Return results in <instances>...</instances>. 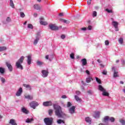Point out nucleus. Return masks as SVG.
<instances>
[{
  "mask_svg": "<svg viewBox=\"0 0 125 125\" xmlns=\"http://www.w3.org/2000/svg\"><path fill=\"white\" fill-rule=\"evenodd\" d=\"M62 98L63 99H65V98H67V97L66 96V95H62Z\"/></svg>",
  "mask_w": 125,
  "mask_h": 125,
  "instance_id": "nucleus-55",
  "label": "nucleus"
},
{
  "mask_svg": "<svg viewBox=\"0 0 125 125\" xmlns=\"http://www.w3.org/2000/svg\"><path fill=\"white\" fill-rule=\"evenodd\" d=\"M40 24L41 25H43L44 26H45L46 25H47V22L46 21H40Z\"/></svg>",
  "mask_w": 125,
  "mask_h": 125,
  "instance_id": "nucleus-32",
  "label": "nucleus"
},
{
  "mask_svg": "<svg viewBox=\"0 0 125 125\" xmlns=\"http://www.w3.org/2000/svg\"><path fill=\"white\" fill-rule=\"evenodd\" d=\"M123 42H124V40L123 39V38L119 39V42L121 44H122L123 43Z\"/></svg>",
  "mask_w": 125,
  "mask_h": 125,
  "instance_id": "nucleus-44",
  "label": "nucleus"
},
{
  "mask_svg": "<svg viewBox=\"0 0 125 125\" xmlns=\"http://www.w3.org/2000/svg\"><path fill=\"white\" fill-rule=\"evenodd\" d=\"M76 95H81V91H76Z\"/></svg>",
  "mask_w": 125,
  "mask_h": 125,
  "instance_id": "nucleus-49",
  "label": "nucleus"
},
{
  "mask_svg": "<svg viewBox=\"0 0 125 125\" xmlns=\"http://www.w3.org/2000/svg\"><path fill=\"white\" fill-rule=\"evenodd\" d=\"M5 65L7 66L9 71L10 72H12V71L13 70V67H12L11 63H10L9 62H6Z\"/></svg>",
  "mask_w": 125,
  "mask_h": 125,
  "instance_id": "nucleus-9",
  "label": "nucleus"
},
{
  "mask_svg": "<svg viewBox=\"0 0 125 125\" xmlns=\"http://www.w3.org/2000/svg\"><path fill=\"white\" fill-rule=\"evenodd\" d=\"M41 33L38 32L36 34L35 39L34 40V41L33 42V44L34 45H37V44H38V42H39L40 39H41Z\"/></svg>",
  "mask_w": 125,
  "mask_h": 125,
  "instance_id": "nucleus-6",
  "label": "nucleus"
},
{
  "mask_svg": "<svg viewBox=\"0 0 125 125\" xmlns=\"http://www.w3.org/2000/svg\"><path fill=\"white\" fill-rule=\"evenodd\" d=\"M120 83H121V84H124V82H123V81H120Z\"/></svg>",
  "mask_w": 125,
  "mask_h": 125,
  "instance_id": "nucleus-62",
  "label": "nucleus"
},
{
  "mask_svg": "<svg viewBox=\"0 0 125 125\" xmlns=\"http://www.w3.org/2000/svg\"><path fill=\"white\" fill-rule=\"evenodd\" d=\"M100 65L101 66V68H104V66L102 63L100 64Z\"/></svg>",
  "mask_w": 125,
  "mask_h": 125,
  "instance_id": "nucleus-57",
  "label": "nucleus"
},
{
  "mask_svg": "<svg viewBox=\"0 0 125 125\" xmlns=\"http://www.w3.org/2000/svg\"><path fill=\"white\" fill-rule=\"evenodd\" d=\"M48 113H49V116H51V115H52V113H53V110L49 109L48 111Z\"/></svg>",
  "mask_w": 125,
  "mask_h": 125,
  "instance_id": "nucleus-41",
  "label": "nucleus"
},
{
  "mask_svg": "<svg viewBox=\"0 0 125 125\" xmlns=\"http://www.w3.org/2000/svg\"><path fill=\"white\" fill-rule=\"evenodd\" d=\"M20 17H21V18H24V17H25V14L22 12H21L20 13Z\"/></svg>",
  "mask_w": 125,
  "mask_h": 125,
  "instance_id": "nucleus-36",
  "label": "nucleus"
},
{
  "mask_svg": "<svg viewBox=\"0 0 125 125\" xmlns=\"http://www.w3.org/2000/svg\"><path fill=\"white\" fill-rule=\"evenodd\" d=\"M71 106H72V104H71V102H68L67 103V107L69 108V107H71Z\"/></svg>",
  "mask_w": 125,
  "mask_h": 125,
  "instance_id": "nucleus-47",
  "label": "nucleus"
},
{
  "mask_svg": "<svg viewBox=\"0 0 125 125\" xmlns=\"http://www.w3.org/2000/svg\"><path fill=\"white\" fill-rule=\"evenodd\" d=\"M26 24H27V21H25V22L23 23V25H26Z\"/></svg>",
  "mask_w": 125,
  "mask_h": 125,
  "instance_id": "nucleus-64",
  "label": "nucleus"
},
{
  "mask_svg": "<svg viewBox=\"0 0 125 125\" xmlns=\"http://www.w3.org/2000/svg\"><path fill=\"white\" fill-rule=\"evenodd\" d=\"M42 77L43 78H46L47 76H48V71L45 70H42Z\"/></svg>",
  "mask_w": 125,
  "mask_h": 125,
  "instance_id": "nucleus-13",
  "label": "nucleus"
},
{
  "mask_svg": "<svg viewBox=\"0 0 125 125\" xmlns=\"http://www.w3.org/2000/svg\"><path fill=\"white\" fill-rule=\"evenodd\" d=\"M27 58V65H31L32 64V56L31 55H28L26 57Z\"/></svg>",
  "mask_w": 125,
  "mask_h": 125,
  "instance_id": "nucleus-15",
  "label": "nucleus"
},
{
  "mask_svg": "<svg viewBox=\"0 0 125 125\" xmlns=\"http://www.w3.org/2000/svg\"><path fill=\"white\" fill-rule=\"evenodd\" d=\"M54 109L55 110V114L58 118H62L63 116H65V113L62 111V107L60 105L54 104H53Z\"/></svg>",
  "mask_w": 125,
  "mask_h": 125,
  "instance_id": "nucleus-1",
  "label": "nucleus"
},
{
  "mask_svg": "<svg viewBox=\"0 0 125 125\" xmlns=\"http://www.w3.org/2000/svg\"><path fill=\"white\" fill-rule=\"evenodd\" d=\"M105 11H106V12L108 13H113V11L112 10H109V9H106Z\"/></svg>",
  "mask_w": 125,
  "mask_h": 125,
  "instance_id": "nucleus-43",
  "label": "nucleus"
},
{
  "mask_svg": "<svg viewBox=\"0 0 125 125\" xmlns=\"http://www.w3.org/2000/svg\"><path fill=\"white\" fill-rule=\"evenodd\" d=\"M87 30H88L89 31L92 30V26H91V25H89L87 28Z\"/></svg>",
  "mask_w": 125,
  "mask_h": 125,
  "instance_id": "nucleus-48",
  "label": "nucleus"
},
{
  "mask_svg": "<svg viewBox=\"0 0 125 125\" xmlns=\"http://www.w3.org/2000/svg\"><path fill=\"white\" fill-rule=\"evenodd\" d=\"M60 20L62 22H63V23H65L66 24H69V23H70V21L64 20L63 19H61Z\"/></svg>",
  "mask_w": 125,
  "mask_h": 125,
  "instance_id": "nucleus-29",
  "label": "nucleus"
},
{
  "mask_svg": "<svg viewBox=\"0 0 125 125\" xmlns=\"http://www.w3.org/2000/svg\"><path fill=\"white\" fill-rule=\"evenodd\" d=\"M108 121H109L111 123H114V122H115V118L109 117L108 116H106L103 119L102 122L103 123H106Z\"/></svg>",
  "mask_w": 125,
  "mask_h": 125,
  "instance_id": "nucleus-3",
  "label": "nucleus"
},
{
  "mask_svg": "<svg viewBox=\"0 0 125 125\" xmlns=\"http://www.w3.org/2000/svg\"><path fill=\"white\" fill-rule=\"evenodd\" d=\"M27 27L28 29H33L34 27L33 26V25L32 24H28L27 25Z\"/></svg>",
  "mask_w": 125,
  "mask_h": 125,
  "instance_id": "nucleus-38",
  "label": "nucleus"
},
{
  "mask_svg": "<svg viewBox=\"0 0 125 125\" xmlns=\"http://www.w3.org/2000/svg\"><path fill=\"white\" fill-rule=\"evenodd\" d=\"M49 56L48 55H46L45 56V59L47 60H48L49 59Z\"/></svg>",
  "mask_w": 125,
  "mask_h": 125,
  "instance_id": "nucleus-56",
  "label": "nucleus"
},
{
  "mask_svg": "<svg viewBox=\"0 0 125 125\" xmlns=\"http://www.w3.org/2000/svg\"><path fill=\"white\" fill-rule=\"evenodd\" d=\"M7 49V48L5 46H0V52H2L3 51H5Z\"/></svg>",
  "mask_w": 125,
  "mask_h": 125,
  "instance_id": "nucleus-24",
  "label": "nucleus"
},
{
  "mask_svg": "<svg viewBox=\"0 0 125 125\" xmlns=\"http://www.w3.org/2000/svg\"><path fill=\"white\" fill-rule=\"evenodd\" d=\"M107 70H106L105 69L102 72V74L103 75H107Z\"/></svg>",
  "mask_w": 125,
  "mask_h": 125,
  "instance_id": "nucleus-45",
  "label": "nucleus"
},
{
  "mask_svg": "<svg viewBox=\"0 0 125 125\" xmlns=\"http://www.w3.org/2000/svg\"><path fill=\"white\" fill-rule=\"evenodd\" d=\"M97 61L98 63H101V61L100 60H98Z\"/></svg>",
  "mask_w": 125,
  "mask_h": 125,
  "instance_id": "nucleus-61",
  "label": "nucleus"
},
{
  "mask_svg": "<svg viewBox=\"0 0 125 125\" xmlns=\"http://www.w3.org/2000/svg\"><path fill=\"white\" fill-rule=\"evenodd\" d=\"M112 70L114 72L113 78H117L119 77V75H118V74H119V72H118V71L116 70L115 67H112Z\"/></svg>",
  "mask_w": 125,
  "mask_h": 125,
  "instance_id": "nucleus-14",
  "label": "nucleus"
},
{
  "mask_svg": "<svg viewBox=\"0 0 125 125\" xmlns=\"http://www.w3.org/2000/svg\"><path fill=\"white\" fill-rule=\"evenodd\" d=\"M92 80V78L89 77V78H87L86 79V83H90L91 82V80Z\"/></svg>",
  "mask_w": 125,
  "mask_h": 125,
  "instance_id": "nucleus-34",
  "label": "nucleus"
},
{
  "mask_svg": "<svg viewBox=\"0 0 125 125\" xmlns=\"http://www.w3.org/2000/svg\"><path fill=\"white\" fill-rule=\"evenodd\" d=\"M43 105L45 106H51L52 105V103L51 101L44 102L43 103Z\"/></svg>",
  "mask_w": 125,
  "mask_h": 125,
  "instance_id": "nucleus-17",
  "label": "nucleus"
},
{
  "mask_svg": "<svg viewBox=\"0 0 125 125\" xmlns=\"http://www.w3.org/2000/svg\"><path fill=\"white\" fill-rule=\"evenodd\" d=\"M68 112L70 115H73L76 113V106H72L68 109Z\"/></svg>",
  "mask_w": 125,
  "mask_h": 125,
  "instance_id": "nucleus-8",
  "label": "nucleus"
},
{
  "mask_svg": "<svg viewBox=\"0 0 125 125\" xmlns=\"http://www.w3.org/2000/svg\"><path fill=\"white\" fill-rule=\"evenodd\" d=\"M81 62L82 63V66L83 67V66H85L86 64H87V61H86V59H83L81 60Z\"/></svg>",
  "mask_w": 125,
  "mask_h": 125,
  "instance_id": "nucleus-19",
  "label": "nucleus"
},
{
  "mask_svg": "<svg viewBox=\"0 0 125 125\" xmlns=\"http://www.w3.org/2000/svg\"><path fill=\"white\" fill-rule=\"evenodd\" d=\"M34 8H35V9H36L37 10H40V9H41V7L38 4H35L34 5Z\"/></svg>",
  "mask_w": 125,
  "mask_h": 125,
  "instance_id": "nucleus-30",
  "label": "nucleus"
},
{
  "mask_svg": "<svg viewBox=\"0 0 125 125\" xmlns=\"http://www.w3.org/2000/svg\"><path fill=\"white\" fill-rule=\"evenodd\" d=\"M0 81L2 83H5V79H4V78H3V77L1 78Z\"/></svg>",
  "mask_w": 125,
  "mask_h": 125,
  "instance_id": "nucleus-42",
  "label": "nucleus"
},
{
  "mask_svg": "<svg viewBox=\"0 0 125 125\" xmlns=\"http://www.w3.org/2000/svg\"><path fill=\"white\" fill-rule=\"evenodd\" d=\"M93 17H96L97 16V12L96 11H93L92 14Z\"/></svg>",
  "mask_w": 125,
  "mask_h": 125,
  "instance_id": "nucleus-40",
  "label": "nucleus"
},
{
  "mask_svg": "<svg viewBox=\"0 0 125 125\" xmlns=\"http://www.w3.org/2000/svg\"><path fill=\"white\" fill-rule=\"evenodd\" d=\"M42 64H43V62H42L41 61H38L37 62V65H38V66H42Z\"/></svg>",
  "mask_w": 125,
  "mask_h": 125,
  "instance_id": "nucleus-33",
  "label": "nucleus"
},
{
  "mask_svg": "<svg viewBox=\"0 0 125 125\" xmlns=\"http://www.w3.org/2000/svg\"><path fill=\"white\" fill-rule=\"evenodd\" d=\"M88 93H89V94H90V93H91V90H89V91H88Z\"/></svg>",
  "mask_w": 125,
  "mask_h": 125,
  "instance_id": "nucleus-63",
  "label": "nucleus"
},
{
  "mask_svg": "<svg viewBox=\"0 0 125 125\" xmlns=\"http://www.w3.org/2000/svg\"><path fill=\"white\" fill-rule=\"evenodd\" d=\"M44 122L46 125H52L53 119L51 118H45L44 119Z\"/></svg>",
  "mask_w": 125,
  "mask_h": 125,
  "instance_id": "nucleus-5",
  "label": "nucleus"
},
{
  "mask_svg": "<svg viewBox=\"0 0 125 125\" xmlns=\"http://www.w3.org/2000/svg\"><path fill=\"white\" fill-rule=\"evenodd\" d=\"M85 121L86 123L89 124V125H91V118L89 117H86L85 118Z\"/></svg>",
  "mask_w": 125,
  "mask_h": 125,
  "instance_id": "nucleus-21",
  "label": "nucleus"
},
{
  "mask_svg": "<svg viewBox=\"0 0 125 125\" xmlns=\"http://www.w3.org/2000/svg\"><path fill=\"white\" fill-rule=\"evenodd\" d=\"M82 31H86L87 28L86 27H83L81 28Z\"/></svg>",
  "mask_w": 125,
  "mask_h": 125,
  "instance_id": "nucleus-53",
  "label": "nucleus"
},
{
  "mask_svg": "<svg viewBox=\"0 0 125 125\" xmlns=\"http://www.w3.org/2000/svg\"><path fill=\"white\" fill-rule=\"evenodd\" d=\"M31 108H33V109H36V107L37 106H39V103L36 102H32L29 104Z\"/></svg>",
  "mask_w": 125,
  "mask_h": 125,
  "instance_id": "nucleus-11",
  "label": "nucleus"
},
{
  "mask_svg": "<svg viewBox=\"0 0 125 125\" xmlns=\"http://www.w3.org/2000/svg\"><path fill=\"white\" fill-rule=\"evenodd\" d=\"M59 16H63V13H60Z\"/></svg>",
  "mask_w": 125,
  "mask_h": 125,
  "instance_id": "nucleus-60",
  "label": "nucleus"
},
{
  "mask_svg": "<svg viewBox=\"0 0 125 125\" xmlns=\"http://www.w3.org/2000/svg\"><path fill=\"white\" fill-rule=\"evenodd\" d=\"M96 80L98 83L101 84V80L99 78L96 77Z\"/></svg>",
  "mask_w": 125,
  "mask_h": 125,
  "instance_id": "nucleus-37",
  "label": "nucleus"
},
{
  "mask_svg": "<svg viewBox=\"0 0 125 125\" xmlns=\"http://www.w3.org/2000/svg\"><path fill=\"white\" fill-rule=\"evenodd\" d=\"M23 86L25 87V88H27L28 90H31L32 89V87H31V85L27 84H23Z\"/></svg>",
  "mask_w": 125,
  "mask_h": 125,
  "instance_id": "nucleus-23",
  "label": "nucleus"
},
{
  "mask_svg": "<svg viewBox=\"0 0 125 125\" xmlns=\"http://www.w3.org/2000/svg\"><path fill=\"white\" fill-rule=\"evenodd\" d=\"M87 2L88 5H90V4H91V0H88Z\"/></svg>",
  "mask_w": 125,
  "mask_h": 125,
  "instance_id": "nucleus-50",
  "label": "nucleus"
},
{
  "mask_svg": "<svg viewBox=\"0 0 125 125\" xmlns=\"http://www.w3.org/2000/svg\"><path fill=\"white\" fill-rule=\"evenodd\" d=\"M86 74H87V75H89V74H90V73H89V71H88V70H86Z\"/></svg>",
  "mask_w": 125,
  "mask_h": 125,
  "instance_id": "nucleus-58",
  "label": "nucleus"
},
{
  "mask_svg": "<svg viewBox=\"0 0 125 125\" xmlns=\"http://www.w3.org/2000/svg\"><path fill=\"white\" fill-rule=\"evenodd\" d=\"M21 112L24 114H25V115H28V114H29V111L25 107L21 108Z\"/></svg>",
  "mask_w": 125,
  "mask_h": 125,
  "instance_id": "nucleus-20",
  "label": "nucleus"
},
{
  "mask_svg": "<svg viewBox=\"0 0 125 125\" xmlns=\"http://www.w3.org/2000/svg\"><path fill=\"white\" fill-rule=\"evenodd\" d=\"M34 17H38V14H37V13H34Z\"/></svg>",
  "mask_w": 125,
  "mask_h": 125,
  "instance_id": "nucleus-59",
  "label": "nucleus"
},
{
  "mask_svg": "<svg viewBox=\"0 0 125 125\" xmlns=\"http://www.w3.org/2000/svg\"><path fill=\"white\" fill-rule=\"evenodd\" d=\"M49 29H50V30H52V31H57L59 29V27H58V26L53 24H49Z\"/></svg>",
  "mask_w": 125,
  "mask_h": 125,
  "instance_id": "nucleus-7",
  "label": "nucleus"
},
{
  "mask_svg": "<svg viewBox=\"0 0 125 125\" xmlns=\"http://www.w3.org/2000/svg\"><path fill=\"white\" fill-rule=\"evenodd\" d=\"M22 92H23V89L22 87H20L18 91L17 92L16 95L17 96H21V94H22Z\"/></svg>",
  "mask_w": 125,
  "mask_h": 125,
  "instance_id": "nucleus-16",
  "label": "nucleus"
},
{
  "mask_svg": "<svg viewBox=\"0 0 125 125\" xmlns=\"http://www.w3.org/2000/svg\"><path fill=\"white\" fill-rule=\"evenodd\" d=\"M10 21H11V19L10 18V17H8L6 19V22H10Z\"/></svg>",
  "mask_w": 125,
  "mask_h": 125,
  "instance_id": "nucleus-46",
  "label": "nucleus"
},
{
  "mask_svg": "<svg viewBox=\"0 0 125 125\" xmlns=\"http://www.w3.org/2000/svg\"><path fill=\"white\" fill-rule=\"evenodd\" d=\"M4 73H5V68L0 67V74L1 75H4Z\"/></svg>",
  "mask_w": 125,
  "mask_h": 125,
  "instance_id": "nucleus-22",
  "label": "nucleus"
},
{
  "mask_svg": "<svg viewBox=\"0 0 125 125\" xmlns=\"http://www.w3.org/2000/svg\"><path fill=\"white\" fill-rule=\"evenodd\" d=\"M57 123L59 124V125H61V124H65V122L62 119H59L57 120Z\"/></svg>",
  "mask_w": 125,
  "mask_h": 125,
  "instance_id": "nucleus-31",
  "label": "nucleus"
},
{
  "mask_svg": "<svg viewBox=\"0 0 125 125\" xmlns=\"http://www.w3.org/2000/svg\"><path fill=\"white\" fill-rule=\"evenodd\" d=\"M34 121V119L31 118V119H29L27 118L26 121H25V123H27V124H29L30 123H32V122Z\"/></svg>",
  "mask_w": 125,
  "mask_h": 125,
  "instance_id": "nucleus-28",
  "label": "nucleus"
},
{
  "mask_svg": "<svg viewBox=\"0 0 125 125\" xmlns=\"http://www.w3.org/2000/svg\"><path fill=\"white\" fill-rule=\"evenodd\" d=\"M10 6H11L12 8H15L14 3L12 0H10Z\"/></svg>",
  "mask_w": 125,
  "mask_h": 125,
  "instance_id": "nucleus-26",
  "label": "nucleus"
},
{
  "mask_svg": "<svg viewBox=\"0 0 125 125\" xmlns=\"http://www.w3.org/2000/svg\"><path fill=\"white\" fill-rule=\"evenodd\" d=\"M61 39H62V40H64V39H65V38H66V36H65L64 35H62L61 36Z\"/></svg>",
  "mask_w": 125,
  "mask_h": 125,
  "instance_id": "nucleus-52",
  "label": "nucleus"
},
{
  "mask_svg": "<svg viewBox=\"0 0 125 125\" xmlns=\"http://www.w3.org/2000/svg\"><path fill=\"white\" fill-rule=\"evenodd\" d=\"M104 43L106 45H109V41L107 40L105 41Z\"/></svg>",
  "mask_w": 125,
  "mask_h": 125,
  "instance_id": "nucleus-51",
  "label": "nucleus"
},
{
  "mask_svg": "<svg viewBox=\"0 0 125 125\" xmlns=\"http://www.w3.org/2000/svg\"><path fill=\"white\" fill-rule=\"evenodd\" d=\"M74 98H75V100L76 101H77V102H81V98H80V97H79V96L75 95Z\"/></svg>",
  "mask_w": 125,
  "mask_h": 125,
  "instance_id": "nucleus-27",
  "label": "nucleus"
},
{
  "mask_svg": "<svg viewBox=\"0 0 125 125\" xmlns=\"http://www.w3.org/2000/svg\"><path fill=\"white\" fill-rule=\"evenodd\" d=\"M100 114H101L100 111H95L93 114V117L95 119H99L100 118Z\"/></svg>",
  "mask_w": 125,
  "mask_h": 125,
  "instance_id": "nucleus-10",
  "label": "nucleus"
},
{
  "mask_svg": "<svg viewBox=\"0 0 125 125\" xmlns=\"http://www.w3.org/2000/svg\"><path fill=\"white\" fill-rule=\"evenodd\" d=\"M99 90L102 91V95L103 96H109V93L106 91V89H105L101 85H99Z\"/></svg>",
  "mask_w": 125,
  "mask_h": 125,
  "instance_id": "nucleus-4",
  "label": "nucleus"
},
{
  "mask_svg": "<svg viewBox=\"0 0 125 125\" xmlns=\"http://www.w3.org/2000/svg\"><path fill=\"white\" fill-rule=\"evenodd\" d=\"M70 57L71 59H75V54L74 53L70 54Z\"/></svg>",
  "mask_w": 125,
  "mask_h": 125,
  "instance_id": "nucleus-39",
  "label": "nucleus"
},
{
  "mask_svg": "<svg viewBox=\"0 0 125 125\" xmlns=\"http://www.w3.org/2000/svg\"><path fill=\"white\" fill-rule=\"evenodd\" d=\"M24 98L27 100H32L33 97V95H27L24 96Z\"/></svg>",
  "mask_w": 125,
  "mask_h": 125,
  "instance_id": "nucleus-18",
  "label": "nucleus"
},
{
  "mask_svg": "<svg viewBox=\"0 0 125 125\" xmlns=\"http://www.w3.org/2000/svg\"><path fill=\"white\" fill-rule=\"evenodd\" d=\"M121 62L123 63V65H125V60H122Z\"/></svg>",
  "mask_w": 125,
  "mask_h": 125,
  "instance_id": "nucleus-54",
  "label": "nucleus"
},
{
  "mask_svg": "<svg viewBox=\"0 0 125 125\" xmlns=\"http://www.w3.org/2000/svg\"><path fill=\"white\" fill-rule=\"evenodd\" d=\"M9 124L11 125H17V124L15 122V120L14 119H11Z\"/></svg>",
  "mask_w": 125,
  "mask_h": 125,
  "instance_id": "nucleus-25",
  "label": "nucleus"
},
{
  "mask_svg": "<svg viewBox=\"0 0 125 125\" xmlns=\"http://www.w3.org/2000/svg\"><path fill=\"white\" fill-rule=\"evenodd\" d=\"M24 58L25 57L24 56H21L20 59L16 62V66L17 69H21V70H23V66L21 65V64L23 63Z\"/></svg>",
  "mask_w": 125,
  "mask_h": 125,
  "instance_id": "nucleus-2",
  "label": "nucleus"
},
{
  "mask_svg": "<svg viewBox=\"0 0 125 125\" xmlns=\"http://www.w3.org/2000/svg\"><path fill=\"white\" fill-rule=\"evenodd\" d=\"M120 123H121V124L122 125H125V121L124 119H120L119 121Z\"/></svg>",
  "mask_w": 125,
  "mask_h": 125,
  "instance_id": "nucleus-35",
  "label": "nucleus"
},
{
  "mask_svg": "<svg viewBox=\"0 0 125 125\" xmlns=\"http://www.w3.org/2000/svg\"><path fill=\"white\" fill-rule=\"evenodd\" d=\"M112 26L115 27V31L118 32L119 31V28H118V26L119 25V23L115 21H112Z\"/></svg>",
  "mask_w": 125,
  "mask_h": 125,
  "instance_id": "nucleus-12",
  "label": "nucleus"
}]
</instances>
